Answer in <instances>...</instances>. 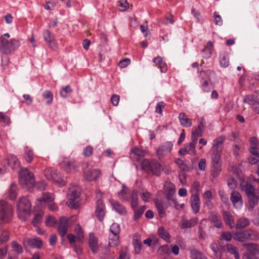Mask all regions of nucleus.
Instances as JSON below:
<instances>
[{
	"label": "nucleus",
	"instance_id": "f257e3e1",
	"mask_svg": "<svg viewBox=\"0 0 259 259\" xmlns=\"http://www.w3.org/2000/svg\"><path fill=\"white\" fill-rule=\"evenodd\" d=\"M80 188L78 186L72 185L68 189L67 197L68 200L66 204L71 208L76 209L79 207Z\"/></svg>",
	"mask_w": 259,
	"mask_h": 259
},
{
	"label": "nucleus",
	"instance_id": "f03ea898",
	"mask_svg": "<svg viewBox=\"0 0 259 259\" xmlns=\"http://www.w3.org/2000/svg\"><path fill=\"white\" fill-rule=\"evenodd\" d=\"M34 182L33 174L27 168L22 169L19 173V183L22 187L30 191L33 188Z\"/></svg>",
	"mask_w": 259,
	"mask_h": 259
},
{
	"label": "nucleus",
	"instance_id": "7ed1b4c3",
	"mask_svg": "<svg viewBox=\"0 0 259 259\" xmlns=\"http://www.w3.org/2000/svg\"><path fill=\"white\" fill-rule=\"evenodd\" d=\"M20 46V42L15 39L10 41L3 36L0 37V51L5 54H10Z\"/></svg>",
	"mask_w": 259,
	"mask_h": 259
},
{
	"label": "nucleus",
	"instance_id": "20e7f679",
	"mask_svg": "<svg viewBox=\"0 0 259 259\" xmlns=\"http://www.w3.org/2000/svg\"><path fill=\"white\" fill-rule=\"evenodd\" d=\"M142 169L151 172L153 175L159 176L162 171L161 165L155 160L144 159L141 162Z\"/></svg>",
	"mask_w": 259,
	"mask_h": 259
},
{
	"label": "nucleus",
	"instance_id": "39448f33",
	"mask_svg": "<svg viewBox=\"0 0 259 259\" xmlns=\"http://www.w3.org/2000/svg\"><path fill=\"white\" fill-rule=\"evenodd\" d=\"M225 139L226 138L224 136H220L214 141L211 155L212 162H221L220 159L222 151V146Z\"/></svg>",
	"mask_w": 259,
	"mask_h": 259
},
{
	"label": "nucleus",
	"instance_id": "423d86ee",
	"mask_svg": "<svg viewBox=\"0 0 259 259\" xmlns=\"http://www.w3.org/2000/svg\"><path fill=\"white\" fill-rule=\"evenodd\" d=\"M18 214L19 217L24 221L26 216L31 212V204L30 201L26 197L20 199L18 204Z\"/></svg>",
	"mask_w": 259,
	"mask_h": 259
},
{
	"label": "nucleus",
	"instance_id": "0eeeda50",
	"mask_svg": "<svg viewBox=\"0 0 259 259\" xmlns=\"http://www.w3.org/2000/svg\"><path fill=\"white\" fill-rule=\"evenodd\" d=\"M44 174L46 178L53 182L59 187H62L66 184V181L58 174L55 170L51 168H47L44 170Z\"/></svg>",
	"mask_w": 259,
	"mask_h": 259
},
{
	"label": "nucleus",
	"instance_id": "6e6552de",
	"mask_svg": "<svg viewBox=\"0 0 259 259\" xmlns=\"http://www.w3.org/2000/svg\"><path fill=\"white\" fill-rule=\"evenodd\" d=\"M13 208L4 200L0 201V220L4 223L10 221L12 215Z\"/></svg>",
	"mask_w": 259,
	"mask_h": 259
},
{
	"label": "nucleus",
	"instance_id": "1a4fd4ad",
	"mask_svg": "<svg viewBox=\"0 0 259 259\" xmlns=\"http://www.w3.org/2000/svg\"><path fill=\"white\" fill-rule=\"evenodd\" d=\"M234 238L235 240L241 242L247 239L256 240L259 239V235L257 233L251 230H244L236 233Z\"/></svg>",
	"mask_w": 259,
	"mask_h": 259
},
{
	"label": "nucleus",
	"instance_id": "9d476101",
	"mask_svg": "<svg viewBox=\"0 0 259 259\" xmlns=\"http://www.w3.org/2000/svg\"><path fill=\"white\" fill-rule=\"evenodd\" d=\"M22 243L24 246L26 245L31 248H37L40 249L43 245L42 241L38 237L34 238H24Z\"/></svg>",
	"mask_w": 259,
	"mask_h": 259
},
{
	"label": "nucleus",
	"instance_id": "9b49d317",
	"mask_svg": "<svg viewBox=\"0 0 259 259\" xmlns=\"http://www.w3.org/2000/svg\"><path fill=\"white\" fill-rule=\"evenodd\" d=\"M44 37L45 41L48 43L49 47L52 50H55L57 48V44L53 35L48 30L44 31Z\"/></svg>",
	"mask_w": 259,
	"mask_h": 259
},
{
	"label": "nucleus",
	"instance_id": "f8f14e48",
	"mask_svg": "<svg viewBox=\"0 0 259 259\" xmlns=\"http://www.w3.org/2000/svg\"><path fill=\"white\" fill-rule=\"evenodd\" d=\"M68 229V220L64 217L60 219L59 225L58 227V231L61 237H64L67 232Z\"/></svg>",
	"mask_w": 259,
	"mask_h": 259
},
{
	"label": "nucleus",
	"instance_id": "ddd939ff",
	"mask_svg": "<svg viewBox=\"0 0 259 259\" xmlns=\"http://www.w3.org/2000/svg\"><path fill=\"white\" fill-rule=\"evenodd\" d=\"M247 246V249L250 255L254 258H258L259 257V245L250 243L248 244H245L244 246Z\"/></svg>",
	"mask_w": 259,
	"mask_h": 259
},
{
	"label": "nucleus",
	"instance_id": "4468645a",
	"mask_svg": "<svg viewBox=\"0 0 259 259\" xmlns=\"http://www.w3.org/2000/svg\"><path fill=\"white\" fill-rule=\"evenodd\" d=\"M97 206L95 211V214L98 220L102 221L105 214V206L102 200L98 199L97 201Z\"/></svg>",
	"mask_w": 259,
	"mask_h": 259
},
{
	"label": "nucleus",
	"instance_id": "2eb2a0df",
	"mask_svg": "<svg viewBox=\"0 0 259 259\" xmlns=\"http://www.w3.org/2000/svg\"><path fill=\"white\" fill-rule=\"evenodd\" d=\"M145 155V151L141 150L137 147H134L131 151L130 158L134 160L140 162L142 158Z\"/></svg>",
	"mask_w": 259,
	"mask_h": 259
},
{
	"label": "nucleus",
	"instance_id": "dca6fc26",
	"mask_svg": "<svg viewBox=\"0 0 259 259\" xmlns=\"http://www.w3.org/2000/svg\"><path fill=\"white\" fill-rule=\"evenodd\" d=\"M230 199L236 208L239 207L242 204V196L239 192L236 191H233L232 192Z\"/></svg>",
	"mask_w": 259,
	"mask_h": 259
},
{
	"label": "nucleus",
	"instance_id": "f3484780",
	"mask_svg": "<svg viewBox=\"0 0 259 259\" xmlns=\"http://www.w3.org/2000/svg\"><path fill=\"white\" fill-rule=\"evenodd\" d=\"M249 142L251 145L250 148V151L254 156L259 158L258 140L255 137H251L249 139Z\"/></svg>",
	"mask_w": 259,
	"mask_h": 259
},
{
	"label": "nucleus",
	"instance_id": "a211bd4d",
	"mask_svg": "<svg viewBox=\"0 0 259 259\" xmlns=\"http://www.w3.org/2000/svg\"><path fill=\"white\" fill-rule=\"evenodd\" d=\"M175 193V187L174 184L168 183L164 185V194L168 201L174 198L173 195Z\"/></svg>",
	"mask_w": 259,
	"mask_h": 259
},
{
	"label": "nucleus",
	"instance_id": "6ab92c4d",
	"mask_svg": "<svg viewBox=\"0 0 259 259\" xmlns=\"http://www.w3.org/2000/svg\"><path fill=\"white\" fill-rule=\"evenodd\" d=\"M208 220L217 228H221L222 226L221 218L215 212L211 211L209 212Z\"/></svg>",
	"mask_w": 259,
	"mask_h": 259
},
{
	"label": "nucleus",
	"instance_id": "aec40b11",
	"mask_svg": "<svg viewBox=\"0 0 259 259\" xmlns=\"http://www.w3.org/2000/svg\"><path fill=\"white\" fill-rule=\"evenodd\" d=\"M171 145L168 143L160 146L157 150L158 158L160 159L167 155L171 149Z\"/></svg>",
	"mask_w": 259,
	"mask_h": 259
},
{
	"label": "nucleus",
	"instance_id": "412c9836",
	"mask_svg": "<svg viewBox=\"0 0 259 259\" xmlns=\"http://www.w3.org/2000/svg\"><path fill=\"white\" fill-rule=\"evenodd\" d=\"M61 165L62 168H64L66 170L71 171L75 170L78 167L77 163L74 161H71L67 159H64L61 163Z\"/></svg>",
	"mask_w": 259,
	"mask_h": 259
},
{
	"label": "nucleus",
	"instance_id": "4be33fe9",
	"mask_svg": "<svg viewBox=\"0 0 259 259\" xmlns=\"http://www.w3.org/2000/svg\"><path fill=\"white\" fill-rule=\"evenodd\" d=\"M3 162L4 164L7 163L13 170L17 169L19 167L18 160L14 155H11L9 158L5 159Z\"/></svg>",
	"mask_w": 259,
	"mask_h": 259
},
{
	"label": "nucleus",
	"instance_id": "5701e85b",
	"mask_svg": "<svg viewBox=\"0 0 259 259\" xmlns=\"http://www.w3.org/2000/svg\"><path fill=\"white\" fill-rule=\"evenodd\" d=\"M89 245L94 253L98 251L99 248L98 239L94 234H90L89 235Z\"/></svg>",
	"mask_w": 259,
	"mask_h": 259
},
{
	"label": "nucleus",
	"instance_id": "b1692460",
	"mask_svg": "<svg viewBox=\"0 0 259 259\" xmlns=\"http://www.w3.org/2000/svg\"><path fill=\"white\" fill-rule=\"evenodd\" d=\"M191 207L195 212L197 213L200 209V199L197 194H192L191 198Z\"/></svg>",
	"mask_w": 259,
	"mask_h": 259
},
{
	"label": "nucleus",
	"instance_id": "393cba45",
	"mask_svg": "<svg viewBox=\"0 0 259 259\" xmlns=\"http://www.w3.org/2000/svg\"><path fill=\"white\" fill-rule=\"evenodd\" d=\"M100 170L98 169H94L93 170H89L84 172V177L85 180L88 181L96 180L100 175Z\"/></svg>",
	"mask_w": 259,
	"mask_h": 259
},
{
	"label": "nucleus",
	"instance_id": "a878e982",
	"mask_svg": "<svg viewBox=\"0 0 259 259\" xmlns=\"http://www.w3.org/2000/svg\"><path fill=\"white\" fill-rule=\"evenodd\" d=\"M157 235L167 243L170 242L171 236L168 232L163 227L161 226L158 228L157 230Z\"/></svg>",
	"mask_w": 259,
	"mask_h": 259
},
{
	"label": "nucleus",
	"instance_id": "bb28decb",
	"mask_svg": "<svg viewBox=\"0 0 259 259\" xmlns=\"http://www.w3.org/2000/svg\"><path fill=\"white\" fill-rule=\"evenodd\" d=\"M197 143V140L195 138H191V142L189 144L186 145L184 148L185 152L191 155H194L196 153L195 146Z\"/></svg>",
	"mask_w": 259,
	"mask_h": 259
},
{
	"label": "nucleus",
	"instance_id": "cd10ccee",
	"mask_svg": "<svg viewBox=\"0 0 259 259\" xmlns=\"http://www.w3.org/2000/svg\"><path fill=\"white\" fill-rule=\"evenodd\" d=\"M198 219L197 218H193L190 220H185L183 221L181 225V229H186L194 227L198 223Z\"/></svg>",
	"mask_w": 259,
	"mask_h": 259
},
{
	"label": "nucleus",
	"instance_id": "c85d7f7f",
	"mask_svg": "<svg viewBox=\"0 0 259 259\" xmlns=\"http://www.w3.org/2000/svg\"><path fill=\"white\" fill-rule=\"evenodd\" d=\"M221 170L222 164L221 162H212L211 172L213 177H217L220 175Z\"/></svg>",
	"mask_w": 259,
	"mask_h": 259
},
{
	"label": "nucleus",
	"instance_id": "c756f323",
	"mask_svg": "<svg viewBox=\"0 0 259 259\" xmlns=\"http://www.w3.org/2000/svg\"><path fill=\"white\" fill-rule=\"evenodd\" d=\"M179 119L181 124L184 127H190L192 124L191 120L187 116L185 113H180Z\"/></svg>",
	"mask_w": 259,
	"mask_h": 259
},
{
	"label": "nucleus",
	"instance_id": "7c9ffc66",
	"mask_svg": "<svg viewBox=\"0 0 259 259\" xmlns=\"http://www.w3.org/2000/svg\"><path fill=\"white\" fill-rule=\"evenodd\" d=\"M111 205L113 209L119 214H125L126 213V208L118 201H111Z\"/></svg>",
	"mask_w": 259,
	"mask_h": 259
},
{
	"label": "nucleus",
	"instance_id": "2f4dec72",
	"mask_svg": "<svg viewBox=\"0 0 259 259\" xmlns=\"http://www.w3.org/2000/svg\"><path fill=\"white\" fill-rule=\"evenodd\" d=\"M224 220L225 223L229 226L231 228H233L235 225L233 216L230 212L224 211L223 213Z\"/></svg>",
	"mask_w": 259,
	"mask_h": 259
},
{
	"label": "nucleus",
	"instance_id": "473e14b6",
	"mask_svg": "<svg viewBox=\"0 0 259 259\" xmlns=\"http://www.w3.org/2000/svg\"><path fill=\"white\" fill-rule=\"evenodd\" d=\"M119 235L111 234L109 235V246L115 247L119 245Z\"/></svg>",
	"mask_w": 259,
	"mask_h": 259
},
{
	"label": "nucleus",
	"instance_id": "72a5a7b5",
	"mask_svg": "<svg viewBox=\"0 0 259 259\" xmlns=\"http://www.w3.org/2000/svg\"><path fill=\"white\" fill-rule=\"evenodd\" d=\"M241 186L242 190L244 191L245 193L247 195L248 197L255 195L254 192L255 189L250 183H246L244 185L241 184Z\"/></svg>",
	"mask_w": 259,
	"mask_h": 259
},
{
	"label": "nucleus",
	"instance_id": "f704fd0d",
	"mask_svg": "<svg viewBox=\"0 0 259 259\" xmlns=\"http://www.w3.org/2000/svg\"><path fill=\"white\" fill-rule=\"evenodd\" d=\"M259 101V99L256 96L253 95H248L245 96L243 100V102L245 103H248L251 105H254Z\"/></svg>",
	"mask_w": 259,
	"mask_h": 259
},
{
	"label": "nucleus",
	"instance_id": "c9c22d12",
	"mask_svg": "<svg viewBox=\"0 0 259 259\" xmlns=\"http://www.w3.org/2000/svg\"><path fill=\"white\" fill-rule=\"evenodd\" d=\"M153 62L160 69L162 72H166L167 68L165 63L160 57H157L153 60Z\"/></svg>",
	"mask_w": 259,
	"mask_h": 259
},
{
	"label": "nucleus",
	"instance_id": "e433bc0d",
	"mask_svg": "<svg viewBox=\"0 0 259 259\" xmlns=\"http://www.w3.org/2000/svg\"><path fill=\"white\" fill-rule=\"evenodd\" d=\"M248 209L249 211H252L255 206L258 203L259 197L255 195L248 197Z\"/></svg>",
	"mask_w": 259,
	"mask_h": 259
},
{
	"label": "nucleus",
	"instance_id": "4c0bfd02",
	"mask_svg": "<svg viewBox=\"0 0 259 259\" xmlns=\"http://www.w3.org/2000/svg\"><path fill=\"white\" fill-rule=\"evenodd\" d=\"M213 42L211 41H209L206 47L202 50V53H205V55L203 56L205 58H209L212 54L213 50Z\"/></svg>",
	"mask_w": 259,
	"mask_h": 259
},
{
	"label": "nucleus",
	"instance_id": "58836bf2",
	"mask_svg": "<svg viewBox=\"0 0 259 259\" xmlns=\"http://www.w3.org/2000/svg\"><path fill=\"white\" fill-rule=\"evenodd\" d=\"M227 251L231 254H234L235 259H240L238 248L231 244L226 245Z\"/></svg>",
	"mask_w": 259,
	"mask_h": 259
},
{
	"label": "nucleus",
	"instance_id": "ea45409f",
	"mask_svg": "<svg viewBox=\"0 0 259 259\" xmlns=\"http://www.w3.org/2000/svg\"><path fill=\"white\" fill-rule=\"evenodd\" d=\"M38 200L39 202H44L45 203H49L52 202L54 200V195L49 193H44L42 196L41 198H39Z\"/></svg>",
	"mask_w": 259,
	"mask_h": 259
},
{
	"label": "nucleus",
	"instance_id": "a19ab883",
	"mask_svg": "<svg viewBox=\"0 0 259 259\" xmlns=\"http://www.w3.org/2000/svg\"><path fill=\"white\" fill-rule=\"evenodd\" d=\"M192 259H207L206 256L202 252L196 249H193L191 251Z\"/></svg>",
	"mask_w": 259,
	"mask_h": 259
},
{
	"label": "nucleus",
	"instance_id": "79ce46f5",
	"mask_svg": "<svg viewBox=\"0 0 259 259\" xmlns=\"http://www.w3.org/2000/svg\"><path fill=\"white\" fill-rule=\"evenodd\" d=\"M17 187L16 184L12 183L9 190V197L10 199H15L17 195Z\"/></svg>",
	"mask_w": 259,
	"mask_h": 259
},
{
	"label": "nucleus",
	"instance_id": "37998d69",
	"mask_svg": "<svg viewBox=\"0 0 259 259\" xmlns=\"http://www.w3.org/2000/svg\"><path fill=\"white\" fill-rule=\"evenodd\" d=\"M221 245H220L215 242L212 243L210 245V248L213 251L214 255L217 258H221Z\"/></svg>",
	"mask_w": 259,
	"mask_h": 259
},
{
	"label": "nucleus",
	"instance_id": "c03bdc74",
	"mask_svg": "<svg viewBox=\"0 0 259 259\" xmlns=\"http://www.w3.org/2000/svg\"><path fill=\"white\" fill-rule=\"evenodd\" d=\"M119 197L122 200L129 201V190L125 187H123L122 190L118 193Z\"/></svg>",
	"mask_w": 259,
	"mask_h": 259
},
{
	"label": "nucleus",
	"instance_id": "a18cd8bd",
	"mask_svg": "<svg viewBox=\"0 0 259 259\" xmlns=\"http://www.w3.org/2000/svg\"><path fill=\"white\" fill-rule=\"evenodd\" d=\"M158 252L159 255L163 258L167 256L169 253V248L167 245H164L159 247L158 250Z\"/></svg>",
	"mask_w": 259,
	"mask_h": 259
},
{
	"label": "nucleus",
	"instance_id": "49530a36",
	"mask_svg": "<svg viewBox=\"0 0 259 259\" xmlns=\"http://www.w3.org/2000/svg\"><path fill=\"white\" fill-rule=\"evenodd\" d=\"M101 258L102 259H114V252L111 250L106 249L103 252H102Z\"/></svg>",
	"mask_w": 259,
	"mask_h": 259
},
{
	"label": "nucleus",
	"instance_id": "de8ad7c7",
	"mask_svg": "<svg viewBox=\"0 0 259 259\" xmlns=\"http://www.w3.org/2000/svg\"><path fill=\"white\" fill-rule=\"evenodd\" d=\"M138 191L134 190L132 194V201L131 203V207L133 209H135L138 205Z\"/></svg>",
	"mask_w": 259,
	"mask_h": 259
},
{
	"label": "nucleus",
	"instance_id": "09e8293b",
	"mask_svg": "<svg viewBox=\"0 0 259 259\" xmlns=\"http://www.w3.org/2000/svg\"><path fill=\"white\" fill-rule=\"evenodd\" d=\"M75 232L77 234L76 240L79 242H82L84 238L83 231L79 225L76 226L75 228Z\"/></svg>",
	"mask_w": 259,
	"mask_h": 259
},
{
	"label": "nucleus",
	"instance_id": "8fccbe9b",
	"mask_svg": "<svg viewBox=\"0 0 259 259\" xmlns=\"http://www.w3.org/2000/svg\"><path fill=\"white\" fill-rule=\"evenodd\" d=\"M11 245L13 250L18 254H21L23 252L22 246L16 241H13L11 243Z\"/></svg>",
	"mask_w": 259,
	"mask_h": 259
},
{
	"label": "nucleus",
	"instance_id": "3c124183",
	"mask_svg": "<svg viewBox=\"0 0 259 259\" xmlns=\"http://www.w3.org/2000/svg\"><path fill=\"white\" fill-rule=\"evenodd\" d=\"M249 224V221L248 219L243 218L240 219L237 222L236 225V228L242 229L247 226Z\"/></svg>",
	"mask_w": 259,
	"mask_h": 259
},
{
	"label": "nucleus",
	"instance_id": "603ef678",
	"mask_svg": "<svg viewBox=\"0 0 259 259\" xmlns=\"http://www.w3.org/2000/svg\"><path fill=\"white\" fill-rule=\"evenodd\" d=\"M146 208V207L145 206H142L138 209H136V208L134 209L135 211L134 220L135 221H137L139 219L141 218V217L143 214L144 211L145 210Z\"/></svg>",
	"mask_w": 259,
	"mask_h": 259
},
{
	"label": "nucleus",
	"instance_id": "864d4df0",
	"mask_svg": "<svg viewBox=\"0 0 259 259\" xmlns=\"http://www.w3.org/2000/svg\"><path fill=\"white\" fill-rule=\"evenodd\" d=\"M155 205L160 217H162L165 213V208L163 207V203L157 200L155 201Z\"/></svg>",
	"mask_w": 259,
	"mask_h": 259
},
{
	"label": "nucleus",
	"instance_id": "5fc2aeb1",
	"mask_svg": "<svg viewBox=\"0 0 259 259\" xmlns=\"http://www.w3.org/2000/svg\"><path fill=\"white\" fill-rule=\"evenodd\" d=\"M45 224L48 227H54L57 224V220L55 217L48 215L46 218Z\"/></svg>",
	"mask_w": 259,
	"mask_h": 259
},
{
	"label": "nucleus",
	"instance_id": "6e6d98bb",
	"mask_svg": "<svg viewBox=\"0 0 259 259\" xmlns=\"http://www.w3.org/2000/svg\"><path fill=\"white\" fill-rule=\"evenodd\" d=\"M200 184L198 181L194 182L191 186V192L192 194L199 195Z\"/></svg>",
	"mask_w": 259,
	"mask_h": 259
},
{
	"label": "nucleus",
	"instance_id": "4d7b16f0",
	"mask_svg": "<svg viewBox=\"0 0 259 259\" xmlns=\"http://www.w3.org/2000/svg\"><path fill=\"white\" fill-rule=\"evenodd\" d=\"M9 239V233L8 231L4 230L0 236V246L6 243Z\"/></svg>",
	"mask_w": 259,
	"mask_h": 259
},
{
	"label": "nucleus",
	"instance_id": "13d9d810",
	"mask_svg": "<svg viewBox=\"0 0 259 259\" xmlns=\"http://www.w3.org/2000/svg\"><path fill=\"white\" fill-rule=\"evenodd\" d=\"M120 232V229L118 224L114 223L111 225L110 229V234L119 235Z\"/></svg>",
	"mask_w": 259,
	"mask_h": 259
},
{
	"label": "nucleus",
	"instance_id": "bf43d9fd",
	"mask_svg": "<svg viewBox=\"0 0 259 259\" xmlns=\"http://www.w3.org/2000/svg\"><path fill=\"white\" fill-rule=\"evenodd\" d=\"M47 184L45 181H40L37 183H33V188L37 189L38 190L42 191L46 189Z\"/></svg>",
	"mask_w": 259,
	"mask_h": 259
},
{
	"label": "nucleus",
	"instance_id": "052dcab7",
	"mask_svg": "<svg viewBox=\"0 0 259 259\" xmlns=\"http://www.w3.org/2000/svg\"><path fill=\"white\" fill-rule=\"evenodd\" d=\"M42 218V215L40 213H37L35 214L34 219L32 220V224L35 227L38 226L41 223Z\"/></svg>",
	"mask_w": 259,
	"mask_h": 259
},
{
	"label": "nucleus",
	"instance_id": "680f3d73",
	"mask_svg": "<svg viewBox=\"0 0 259 259\" xmlns=\"http://www.w3.org/2000/svg\"><path fill=\"white\" fill-rule=\"evenodd\" d=\"M127 247L121 249L119 252V257L118 259H130V256L127 254Z\"/></svg>",
	"mask_w": 259,
	"mask_h": 259
},
{
	"label": "nucleus",
	"instance_id": "e2e57ef3",
	"mask_svg": "<svg viewBox=\"0 0 259 259\" xmlns=\"http://www.w3.org/2000/svg\"><path fill=\"white\" fill-rule=\"evenodd\" d=\"M203 133L201 130L199 131V129L196 127H193L192 130V135L191 138H195L197 140L198 137L202 136Z\"/></svg>",
	"mask_w": 259,
	"mask_h": 259
},
{
	"label": "nucleus",
	"instance_id": "0e129e2a",
	"mask_svg": "<svg viewBox=\"0 0 259 259\" xmlns=\"http://www.w3.org/2000/svg\"><path fill=\"white\" fill-rule=\"evenodd\" d=\"M119 3L118 7H120V11H125L129 8V4L126 0L125 1L124 3H122L121 1L118 2Z\"/></svg>",
	"mask_w": 259,
	"mask_h": 259
},
{
	"label": "nucleus",
	"instance_id": "69168bd1",
	"mask_svg": "<svg viewBox=\"0 0 259 259\" xmlns=\"http://www.w3.org/2000/svg\"><path fill=\"white\" fill-rule=\"evenodd\" d=\"M45 99H49L47 101L48 104H50L53 100V94L50 91H46L42 95Z\"/></svg>",
	"mask_w": 259,
	"mask_h": 259
},
{
	"label": "nucleus",
	"instance_id": "338daca9",
	"mask_svg": "<svg viewBox=\"0 0 259 259\" xmlns=\"http://www.w3.org/2000/svg\"><path fill=\"white\" fill-rule=\"evenodd\" d=\"M93 151V147L91 146H88L84 149L83 154L85 157H89L92 155Z\"/></svg>",
	"mask_w": 259,
	"mask_h": 259
},
{
	"label": "nucleus",
	"instance_id": "774afa93",
	"mask_svg": "<svg viewBox=\"0 0 259 259\" xmlns=\"http://www.w3.org/2000/svg\"><path fill=\"white\" fill-rule=\"evenodd\" d=\"M141 197L143 201L148 202L150 201L151 194L147 191L143 192L141 194Z\"/></svg>",
	"mask_w": 259,
	"mask_h": 259
}]
</instances>
